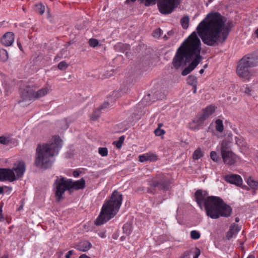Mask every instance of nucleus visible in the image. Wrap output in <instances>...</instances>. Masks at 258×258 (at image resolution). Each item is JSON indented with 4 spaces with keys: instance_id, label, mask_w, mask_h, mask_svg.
I'll return each instance as SVG.
<instances>
[{
    "instance_id": "nucleus-1",
    "label": "nucleus",
    "mask_w": 258,
    "mask_h": 258,
    "mask_svg": "<svg viewBox=\"0 0 258 258\" xmlns=\"http://www.w3.org/2000/svg\"><path fill=\"white\" fill-rule=\"evenodd\" d=\"M233 27L231 22L225 25L223 17L218 13H213L209 14L196 29L205 44L216 46L225 41Z\"/></svg>"
},
{
    "instance_id": "nucleus-2",
    "label": "nucleus",
    "mask_w": 258,
    "mask_h": 258,
    "mask_svg": "<svg viewBox=\"0 0 258 258\" xmlns=\"http://www.w3.org/2000/svg\"><path fill=\"white\" fill-rule=\"evenodd\" d=\"M201 42L196 32H192L178 48L172 61L175 68L178 69L182 64L187 62L189 66L182 72L183 76H186L194 70L202 59L200 55Z\"/></svg>"
},
{
    "instance_id": "nucleus-3",
    "label": "nucleus",
    "mask_w": 258,
    "mask_h": 258,
    "mask_svg": "<svg viewBox=\"0 0 258 258\" xmlns=\"http://www.w3.org/2000/svg\"><path fill=\"white\" fill-rule=\"evenodd\" d=\"M196 201L202 209L204 206L208 216L212 219H218L220 217H228L232 213V209L219 197L208 196L207 191L201 189L196 191L195 194Z\"/></svg>"
},
{
    "instance_id": "nucleus-4",
    "label": "nucleus",
    "mask_w": 258,
    "mask_h": 258,
    "mask_svg": "<svg viewBox=\"0 0 258 258\" xmlns=\"http://www.w3.org/2000/svg\"><path fill=\"white\" fill-rule=\"evenodd\" d=\"M62 142L59 137H55L51 142L38 144L36 150L35 166L44 169L50 168L62 147Z\"/></svg>"
},
{
    "instance_id": "nucleus-5",
    "label": "nucleus",
    "mask_w": 258,
    "mask_h": 258,
    "mask_svg": "<svg viewBox=\"0 0 258 258\" xmlns=\"http://www.w3.org/2000/svg\"><path fill=\"white\" fill-rule=\"evenodd\" d=\"M122 195L114 190L110 199L105 202L95 224L100 225L113 218L118 212L122 203Z\"/></svg>"
},
{
    "instance_id": "nucleus-6",
    "label": "nucleus",
    "mask_w": 258,
    "mask_h": 258,
    "mask_svg": "<svg viewBox=\"0 0 258 258\" xmlns=\"http://www.w3.org/2000/svg\"><path fill=\"white\" fill-rule=\"evenodd\" d=\"M85 180L83 178L80 180L73 181L72 179H66L63 177H56L53 184L55 188V196L57 202H59L63 199V195L65 191L83 189L85 187Z\"/></svg>"
},
{
    "instance_id": "nucleus-7",
    "label": "nucleus",
    "mask_w": 258,
    "mask_h": 258,
    "mask_svg": "<svg viewBox=\"0 0 258 258\" xmlns=\"http://www.w3.org/2000/svg\"><path fill=\"white\" fill-rule=\"evenodd\" d=\"M257 66L258 57L255 55L248 54L239 60L237 68V74L240 77L248 79L251 74V69Z\"/></svg>"
},
{
    "instance_id": "nucleus-8",
    "label": "nucleus",
    "mask_w": 258,
    "mask_h": 258,
    "mask_svg": "<svg viewBox=\"0 0 258 258\" xmlns=\"http://www.w3.org/2000/svg\"><path fill=\"white\" fill-rule=\"evenodd\" d=\"M180 3V0H159L157 5L160 12L167 15L171 13Z\"/></svg>"
},
{
    "instance_id": "nucleus-9",
    "label": "nucleus",
    "mask_w": 258,
    "mask_h": 258,
    "mask_svg": "<svg viewBox=\"0 0 258 258\" xmlns=\"http://www.w3.org/2000/svg\"><path fill=\"white\" fill-rule=\"evenodd\" d=\"M149 185L153 187H158L160 190L169 189L170 181L163 174L157 175L149 181Z\"/></svg>"
},
{
    "instance_id": "nucleus-10",
    "label": "nucleus",
    "mask_w": 258,
    "mask_h": 258,
    "mask_svg": "<svg viewBox=\"0 0 258 258\" xmlns=\"http://www.w3.org/2000/svg\"><path fill=\"white\" fill-rule=\"evenodd\" d=\"M17 179L13 170L8 168H0V181H14Z\"/></svg>"
},
{
    "instance_id": "nucleus-11",
    "label": "nucleus",
    "mask_w": 258,
    "mask_h": 258,
    "mask_svg": "<svg viewBox=\"0 0 258 258\" xmlns=\"http://www.w3.org/2000/svg\"><path fill=\"white\" fill-rule=\"evenodd\" d=\"M224 164L229 166L234 165L238 160V156L231 151L221 154Z\"/></svg>"
},
{
    "instance_id": "nucleus-12",
    "label": "nucleus",
    "mask_w": 258,
    "mask_h": 258,
    "mask_svg": "<svg viewBox=\"0 0 258 258\" xmlns=\"http://www.w3.org/2000/svg\"><path fill=\"white\" fill-rule=\"evenodd\" d=\"M35 91L33 87L27 86L22 90L21 95L24 100H35Z\"/></svg>"
},
{
    "instance_id": "nucleus-13",
    "label": "nucleus",
    "mask_w": 258,
    "mask_h": 258,
    "mask_svg": "<svg viewBox=\"0 0 258 258\" xmlns=\"http://www.w3.org/2000/svg\"><path fill=\"white\" fill-rule=\"evenodd\" d=\"M205 120L200 113H198L196 117L189 123V128L191 130H198Z\"/></svg>"
},
{
    "instance_id": "nucleus-14",
    "label": "nucleus",
    "mask_w": 258,
    "mask_h": 258,
    "mask_svg": "<svg viewBox=\"0 0 258 258\" xmlns=\"http://www.w3.org/2000/svg\"><path fill=\"white\" fill-rule=\"evenodd\" d=\"M224 179L226 182L237 186H240L242 184V179L238 174H231L226 175L224 177Z\"/></svg>"
},
{
    "instance_id": "nucleus-15",
    "label": "nucleus",
    "mask_w": 258,
    "mask_h": 258,
    "mask_svg": "<svg viewBox=\"0 0 258 258\" xmlns=\"http://www.w3.org/2000/svg\"><path fill=\"white\" fill-rule=\"evenodd\" d=\"M11 170L16 172L17 176L19 178L23 176L26 169L25 163L23 161H20L14 164V166Z\"/></svg>"
},
{
    "instance_id": "nucleus-16",
    "label": "nucleus",
    "mask_w": 258,
    "mask_h": 258,
    "mask_svg": "<svg viewBox=\"0 0 258 258\" xmlns=\"http://www.w3.org/2000/svg\"><path fill=\"white\" fill-rule=\"evenodd\" d=\"M14 41V34L11 32L6 33L1 39L2 44L7 46H11L13 43Z\"/></svg>"
},
{
    "instance_id": "nucleus-17",
    "label": "nucleus",
    "mask_w": 258,
    "mask_h": 258,
    "mask_svg": "<svg viewBox=\"0 0 258 258\" xmlns=\"http://www.w3.org/2000/svg\"><path fill=\"white\" fill-rule=\"evenodd\" d=\"M92 247L91 243L87 240L80 242L75 246V248L80 251L86 252L89 250Z\"/></svg>"
},
{
    "instance_id": "nucleus-18",
    "label": "nucleus",
    "mask_w": 258,
    "mask_h": 258,
    "mask_svg": "<svg viewBox=\"0 0 258 258\" xmlns=\"http://www.w3.org/2000/svg\"><path fill=\"white\" fill-rule=\"evenodd\" d=\"M157 160V156L154 154L147 153L139 156V161L144 162L147 161H154Z\"/></svg>"
},
{
    "instance_id": "nucleus-19",
    "label": "nucleus",
    "mask_w": 258,
    "mask_h": 258,
    "mask_svg": "<svg viewBox=\"0 0 258 258\" xmlns=\"http://www.w3.org/2000/svg\"><path fill=\"white\" fill-rule=\"evenodd\" d=\"M215 110V107L212 105L208 106L203 110V112L200 113L206 120Z\"/></svg>"
},
{
    "instance_id": "nucleus-20",
    "label": "nucleus",
    "mask_w": 258,
    "mask_h": 258,
    "mask_svg": "<svg viewBox=\"0 0 258 258\" xmlns=\"http://www.w3.org/2000/svg\"><path fill=\"white\" fill-rule=\"evenodd\" d=\"M240 227L238 225H233L230 227L229 230L227 232L226 238L229 240L233 235L236 234L240 231Z\"/></svg>"
},
{
    "instance_id": "nucleus-21",
    "label": "nucleus",
    "mask_w": 258,
    "mask_h": 258,
    "mask_svg": "<svg viewBox=\"0 0 258 258\" xmlns=\"http://www.w3.org/2000/svg\"><path fill=\"white\" fill-rule=\"evenodd\" d=\"M50 90V89L48 87H45L35 91V100L45 96L49 92Z\"/></svg>"
},
{
    "instance_id": "nucleus-22",
    "label": "nucleus",
    "mask_w": 258,
    "mask_h": 258,
    "mask_svg": "<svg viewBox=\"0 0 258 258\" xmlns=\"http://www.w3.org/2000/svg\"><path fill=\"white\" fill-rule=\"evenodd\" d=\"M230 146L231 143L230 142L226 140H223L221 142L220 148L221 154L230 151Z\"/></svg>"
},
{
    "instance_id": "nucleus-23",
    "label": "nucleus",
    "mask_w": 258,
    "mask_h": 258,
    "mask_svg": "<svg viewBox=\"0 0 258 258\" xmlns=\"http://www.w3.org/2000/svg\"><path fill=\"white\" fill-rule=\"evenodd\" d=\"M189 22V18L187 16H184L181 19L180 24L184 29H186L188 27Z\"/></svg>"
},
{
    "instance_id": "nucleus-24",
    "label": "nucleus",
    "mask_w": 258,
    "mask_h": 258,
    "mask_svg": "<svg viewBox=\"0 0 258 258\" xmlns=\"http://www.w3.org/2000/svg\"><path fill=\"white\" fill-rule=\"evenodd\" d=\"M187 83L194 87H196L197 85V79L196 77L192 75L189 76L187 79Z\"/></svg>"
},
{
    "instance_id": "nucleus-25",
    "label": "nucleus",
    "mask_w": 258,
    "mask_h": 258,
    "mask_svg": "<svg viewBox=\"0 0 258 258\" xmlns=\"http://www.w3.org/2000/svg\"><path fill=\"white\" fill-rule=\"evenodd\" d=\"M204 153L202 152L201 148H198L194 151L192 154V158L194 160H198L200 158L202 157Z\"/></svg>"
},
{
    "instance_id": "nucleus-26",
    "label": "nucleus",
    "mask_w": 258,
    "mask_h": 258,
    "mask_svg": "<svg viewBox=\"0 0 258 258\" xmlns=\"http://www.w3.org/2000/svg\"><path fill=\"white\" fill-rule=\"evenodd\" d=\"M35 11L37 13H39L41 15L44 14L45 10V6L42 3L35 5Z\"/></svg>"
},
{
    "instance_id": "nucleus-27",
    "label": "nucleus",
    "mask_w": 258,
    "mask_h": 258,
    "mask_svg": "<svg viewBox=\"0 0 258 258\" xmlns=\"http://www.w3.org/2000/svg\"><path fill=\"white\" fill-rule=\"evenodd\" d=\"M8 59V53L4 49H0V59L2 61H6Z\"/></svg>"
},
{
    "instance_id": "nucleus-28",
    "label": "nucleus",
    "mask_w": 258,
    "mask_h": 258,
    "mask_svg": "<svg viewBox=\"0 0 258 258\" xmlns=\"http://www.w3.org/2000/svg\"><path fill=\"white\" fill-rule=\"evenodd\" d=\"M123 231L126 235H129L132 231V225L130 223H126L123 226Z\"/></svg>"
},
{
    "instance_id": "nucleus-29",
    "label": "nucleus",
    "mask_w": 258,
    "mask_h": 258,
    "mask_svg": "<svg viewBox=\"0 0 258 258\" xmlns=\"http://www.w3.org/2000/svg\"><path fill=\"white\" fill-rule=\"evenodd\" d=\"M215 123L216 130L220 133L222 132L224 129L222 120L218 119L216 120Z\"/></svg>"
},
{
    "instance_id": "nucleus-30",
    "label": "nucleus",
    "mask_w": 258,
    "mask_h": 258,
    "mask_svg": "<svg viewBox=\"0 0 258 258\" xmlns=\"http://www.w3.org/2000/svg\"><path fill=\"white\" fill-rule=\"evenodd\" d=\"M125 137L124 136H120L119 138V140L117 141H114L113 142V145H115L117 149H119L122 146V144L123 143Z\"/></svg>"
},
{
    "instance_id": "nucleus-31",
    "label": "nucleus",
    "mask_w": 258,
    "mask_h": 258,
    "mask_svg": "<svg viewBox=\"0 0 258 258\" xmlns=\"http://www.w3.org/2000/svg\"><path fill=\"white\" fill-rule=\"evenodd\" d=\"M100 110L101 109L99 108L94 111L91 116V119L92 120H96L99 118L100 115Z\"/></svg>"
},
{
    "instance_id": "nucleus-32",
    "label": "nucleus",
    "mask_w": 258,
    "mask_h": 258,
    "mask_svg": "<svg viewBox=\"0 0 258 258\" xmlns=\"http://www.w3.org/2000/svg\"><path fill=\"white\" fill-rule=\"evenodd\" d=\"M11 142V138L5 136L0 137V144L8 145Z\"/></svg>"
},
{
    "instance_id": "nucleus-33",
    "label": "nucleus",
    "mask_w": 258,
    "mask_h": 258,
    "mask_svg": "<svg viewBox=\"0 0 258 258\" xmlns=\"http://www.w3.org/2000/svg\"><path fill=\"white\" fill-rule=\"evenodd\" d=\"M99 154L102 157H105L108 155V149L106 147H100L98 149Z\"/></svg>"
},
{
    "instance_id": "nucleus-34",
    "label": "nucleus",
    "mask_w": 258,
    "mask_h": 258,
    "mask_svg": "<svg viewBox=\"0 0 258 258\" xmlns=\"http://www.w3.org/2000/svg\"><path fill=\"white\" fill-rule=\"evenodd\" d=\"M190 237L193 239H198L200 238L201 234L197 230H192L190 233Z\"/></svg>"
},
{
    "instance_id": "nucleus-35",
    "label": "nucleus",
    "mask_w": 258,
    "mask_h": 258,
    "mask_svg": "<svg viewBox=\"0 0 258 258\" xmlns=\"http://www.w3.org/2000/svg\"><path fill=\"white\" fill-rule=\"evenodd\" d=\"M210 157L211 159L214 161L217 162L220 160V158L219 156H218L217 153L215 151H212L210 153Z\"/></svg>"
},
{
    "instance_id": "nucleus-36",
    "label": "nucleus",
    "mask_w": 258,
    "mask_h": 258,
    "mask_svg": "<svg viewBox=\"0 0 258 258\" xmlns=\"http://www.w3.org/2000/svg\"><path fill=\"white\" fill-rule=\"evenodd\" d=\"M88 43L89 45L92 47H95L97 46L99 44L98 40L95 38L90 39L88 41Z\"/></svg>"
},
{
    "instance_id": "nucleus-37",
    "label": "nucleus",
    "mask_w": 258,
    "mask_h": 258,
    "mask_svg": "<svg viewBox=\"0 0 258 258\" xmlns=\"http://www.w3.org/2000/svg\"><path fill=\"white\" fill-rule=\"evenodd\" d=\"M247 183L249 186L252 188H255L258 187V181L250 179L248 180Z\"/></svg>"
},
{
    "instance_id": "nucleus-38",
    "label": "nucleus",
    "mask_w": 258,
    "mask_h": 258,
    "mask_svg": "<svg viewBox=\"0 0 258 258\" xmlns=\"http://www.w3.org/2000/svg\"><path fill=\"white\" fill-rule=\"evenodd\" d=\"M68 64L64 61L60 62L57 66V68L60 70H66L68 67Z\"/></svg>"
},
{
    "instance_id": "nucleus-39",
    "label": "nucleus",
    "mask_w": 258,
    "mask_h": 258,
    "mask_svg": "<svg viewBox=\"0 0 258 258\" xmlns=\"http://www.w3.org/2000/svg\"><path fill=\"white\" fill-rule=\"evenodd\" d=\"M154 133L156 136H162L165 134V131L164 130L157 127Z\"/></svg>"
},
{
    "instance_id": "nucleus-40",
    "label": "nucleus",
    "mask_w": 258,
    "mask_h": 258,
    "mask_svg": "<svg viewBox=\"0 0 258 258\" xmlns=\"http://www.w3.org/2000/svg\"><path fill=\"white\" fill-rule=\"evenodd\" d=\"M161 29L160 28H158L153 31L152 35L155 38H159L161 35Z\"/></svg>"
},
{
    "instance_id": "nucleus-41",
    "label": "nucleus",
    "mask_w": 258,
    "mask_h": 258,
    "mask_svg": "<svg viewBox=\"0 0 258 258\" xmlns=\"http://www.w3.org/2000/svg\"><path fill=\"white\" fill-rule=\"evenodd\" d=\"M109 105V103L108 102V101H105L103 104H102L99 108L101 110V109H105V108H106L107 107H108Z\"/></svg>"
},
{
    "instance_id": "nucleus-42",
    "label": "nucleus",
    "mask_w": 258,
    "mask_h": 258,
    "mask_svg": "<svg viewBox=\"0 0 258 258\" xmlns=\"http://www.w3.org/2000/svg\"><path fill=\"white\" fill-rule=\"evenodd\" d=\"M201 251L199 248L196 247L195 251V255L194 258H198L199 256L200 255Z\"/></svg>"
},
{
    "instance_id": "nucleus-43",
    "label": "nucleus",
    "mask_w": 258,
    "mask_h": 258,
    "mask_svg": "<svg viewBox=\"0 0 258 258\" xmlns=\"http://www.w3.org/2000/svg\"><path fill=\"white\" fill-rule=\"evenodd\" d=\"M190 255V251H186L184 252L181 256V258H189Z\"/></svg>"
},
{
    "instance_id": "nucleus-44",
    "label": "nucleus",
    "mask_w": 258,
    "mask_h": 258,
    "mask_svg": "<svg viewBox=\"0 0 258 258\" xmlns=\"http://www.w3.org/2000/svg\"><path fill=\"white\" fill-rule=\"evenodd\" d=\"M98 235L101 238H105L106 236V234H105V231H104L99 232Z\"/></svg>"
},
{
    "instance_id": "nucleus-45",
    "label": "nucleus",
    "mask_w": 258,
    "mask_h": 258,
    "mask_svg": "<svg viewBox=\"0 0 258 258\" xmlns=\"http://www.w3.org/2000/svg\"><path fill=\"white\" fill-rule=\"evenodd\" d=\"M251 90L249 88H248V87H246L245 88V90H244V93L248 94V95H250V92H251Z\"/></svg>"
},
{
    "instance_id": "nucleus-46",
    "label": "nucleus",
    "mask_w": 258,
    "mask_h": 258,
    "mask_svg": "<svg viewBox=\"0 0 258 258\" xmlns=\"http://www.w3.org/2000/svg\"><path fill=\"white\" fill-rule=\"evenodd\" d=\"M79 175H80V173L78 171L75 170V171H73V175L75 177H78L79 176Z\"/></svg>"
},
{
    "instance_id": "nucleus-47",
    "label": "nucleus",
    "mask_w": 258,
    "mask_h": 258,
    "mask_svg": "<svg viewBox=\"0 0 258 258\" xmlns=\"http://www.w3.org/2000/svg\"><path fill=\"white\" fill-rule=\"evenodd\" d=\"M235 142H236V144L237 145H238V146H240V139L239 138V137H236L235 138Z\"/></svg>"
},
{
    "instance_id": "nucleus-48",
    "label": "nucleus",
    "mask_w": 258,
    "mask_h": 258,
    "mask_svg": "<svg viewBox=\"0 0 258 258\" xmlns=\"http://www.w3.org/2000/svg\"><path fill=\"white\" fill-rule=\"evenodd\" d=\"M73 253V250H70L66 255V258H70L71 255Z\"/></svg>"
},
{
    "instance_id": "nucleus-49",
    "label": "nucleus",
    "mask_w": 258,
    "mask_h": 258,
    "mask_svg": "<svg viewBox=\"0 0 258 258\" xmlns=\"http://www.w3.org/2000/svg\"><path fill=\"white\" fill-rule=\"evenodd\" d=\"M4 217H3L2 215V208H0V221H2L4 220Z\"/></svg>"
},
{
    "instance_id": "nucleus-50",
    "label": "nucleus",
    "mask_w": 258,
    "mask_h": 258,
    "mask_svg": "<svg viewBox=\"0 0 258 258\" xmlns=\"http://www.w3.org/2000/svg\"><path fill=\"white\" fill-rule=\"evenodd\" d=\"M79 258H90L88 255H87L86 254H81Z\"/></svg>"
},
{
    "instance_id": "nucleus-51",
    "label": "nucleus",
    "mask_w": 258,
    "mask_h": 258,
    "mask_svg": "<svg viewBox=\"0 0 258 258\" xmlns=\"http://www.w3.org/2000/svg\"><path fill=\"white\" fill-rule=\"evenodd\" d=\"M4 192V187L3 186H0V194H2Z\"/></svg>"
},
{
    "instance_id": "nucleus-52",
    "label": "nucleus",
    "mask_w": 258,
    "mask_h": 258,
    "mask_svg": "<svg viewBox=\"0 0 258 258\" xmlns=\"http://www.w3.org/2000/svg\"><path fill=\"white\" fill-rule=\"evenodd\" d=\"M254 34L256 35V37H258V28L255 30Z\"/></svg>"
},
{
    "instance_id": "nucleus-53",
    "label": "nucleus",
    "mask_w": 258,
    "mask_h": 258,
    "mask_svg": "<svg viewBox=\"0 0 258 258\" xmlns=\"http://www.w3.org/2000/svg\"><path fill=\"white\" fill-rule=\"evenodd\" d=\"M163 126V124L162 123H159L158 124V127H159V128H161V127Z\"/></svg>"
},
{
    "instance_id": "nucleus-54",
    "label": "nucleus",
    "mask_w": 258,
    "mask_h": 258,
    "mask_svg": "<svg viewBox=\"0 0 258 258\" xmlns=\"http://www.w3.org/2000/svg\"><path fill=\"white\" fill-rule=\"evenodd\" d=\"M1 258H9V256L7 254L3 255Z\"/></svg>"
},
{
    "instance_id": "nucleus-55",
    "label": "nucleus",
    "mask_w": 258,
    "mask_h": 258,
    "mask_svg": "<svg viewBox=\"0 0 258 258\" xmlns=\"http://www.w3.org/2000/svg\"><path fill=\"white\" fill-rule=\"evenodd\" d=\"M204 69H201V70L200 71L199 73H200L201 74H202L204 73Z\"/></svg>"
},
{
    "instance_id": "nucleus-56",
    "label": "nucleus",
    "mask_w": 258,
    "mask_h": 258,
    "mask_svg": "<svg viewBox=\"0 0 258 258\" xmlns=\"http://www.w3.org/2000/svg\"><path fill=\"white\" fill-rule=\"evenodd\" d=\"M235 220L236 222H238L239 221V218L236 217V218H235Z\"/></svg>"
},
{
    "instance_id": "nucleus-57",
    "label": "nucleus",
    "mask_w": 258,
    "mask_h": 258,
    "mask_svg": "<svg viewBox=\"0 0 258 258\" xmlns=\"http://www.w3.org/2000/svg\"><path fill=\"white\" fill-rule=\"evenodd\" d=\"M130 53H129L128 52H126L125 53V55H126L127 57H128L130 56Z\"/></svg>"
},
{
    "instance_id": "nucleus-58",
    "label": "nucleus",
    "mask_w": 258,
    "mask_h": 258,
    "mask_svg": "<svg viewBox=\"0 0 258 258\" xmlns=\"http://www.w3.org/2000/svg\"><path fill=\"white\" fill-rule=\"evenodd\" d=\"M194 88H195V89L194 90V93H196L197 92V86H196V87H194Z\"/></svg>"
},
{
    "instance_id": "nucleus-59",
    "label": "nucleus",
    "mask_w": 258,
    "mask_h": 258,
    "mask_svg": "<svg viewBox=\"0 0 258 258\" xmlns=\"http://www.w3.org/2000/svg\"><path fill=\"white\" fill-rule=\"evenodd\" d=\"M247 258H254V256L253 255H249Z\"/></svg>"
},
{
    "instance_id": "nucleus-60",
    "label": "nucleus",
    "mask_w": 258,
    "mask_h": 258,
    "mask_svg": "<svg viewBox=\"0 0 258 258\" xmlns=\"http://www.w3.org/2000/svg\"><path fill=\"white\" fill-rule=\"evenodd\" d=\"M163 38L165 39V40H167L168 39L167 37L166 36V35H165L164 37H163Z\"/></svg>"
},
{
    "instance_id": "nucleus-61",
    "label": "nucleus",
    "mask_w": 258,
    "mask_h": 258,
    "mask_svg": "<svg viewBox=\"0 0 258 258\" xmlns=\"http://www.w3.org/2000/svg\"><path fill=\"white\" fill-rule=\"evenodd\" d=\"M19 48H20V49H21V44H19Z\"/></svg>"
},
{
    "instance_id": "nucleus-62",
    "label": "nucleus",
    "mask_w": 258,
    "mask_h": 258,
    "mask_svg": "<svg viewBox=\"0 0 258 258\" xmlns=\"http://www.w3.org/2000/svg\"><path fill=\"white\" fill-rule=\"evenodd\" d=\"M171 34V32H168V34L170 35V34Z\"/></svg>"
},
{
    "instance_id": "nucleus-63",
    "label": "nucleus",
    "mask_w": 258,
    "mask_h": 258,
    "mask_svg": "<svg viewBox=\"0 0 258 258\" xmlns=\"http://www.w3.org/2000/svg\"><path fill=\"white\" fill-rule=\"evenodd\" d=\"M150 96V94H148L147 96H146L145 97H149Z\"/></svg>"
},
{
    "instance_id": "nucleus-64",
    "label": "nucleus",
    "mask_w": 258,
    "mask_h": 258,
    "mask_svg": "<svg viewBox=\"0 0 258 258\" xmlns=\"http://www.w3.org/2000/svg\"><path fill=\"white\" fill-rule=\"evenodd\" d=\"M123 236H122V237H121V240H122L123 239Z\"/></svg>"
}]
</instances>
